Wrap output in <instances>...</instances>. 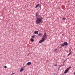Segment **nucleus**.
Instances as JSON below:
<instances>
[{"label": "nucleus", "mask_w": 75, "mask_h": 75, "mask_svg": "<svg viewBox=\"0 0 75 75\" xmlns=\"http://www.w3.org/2000/svg\"><path fill=\"white\" fill-rule=\"evenodd\" d=\"M47 34L45 33L43 36H42L41 40L39 42V43H41L43 42L46 40H47Z\"/></svg>", "instance_id": "nucleus-1"}, {"label": "nucleus", "mask_w": 75, "mask_h": 75, "mask_svg": "<svg viewBox=\"0 0 75 75\" xmlns=\"http://www.w3.org/2000/svg\"><path fill=\"white\" fill-rule=\"evenodd\" d=\"M42 19L40 18H37V19L36 20V24H41V23H42Z\"/></svg>", "instance_id": "nucleus-2"}, {"label": "nucleus", "mask_w": 75, "mask_h": 75, "mask_svg": "<svg viewBox=\"0 0 75 75\" xmlns=\"http://www.w3.org/2000/svg\"><path fill=\"white\" fill-rule=\"evenodd\" d=\"M72 67H70L69 68H68L64 72V74H67L68 72V71L70 69H71Z\"/></svg>", "instance_id": "nucleus-3"}, {"label": "nucleus", "mask_w": 75, "mask_h": 75, "mask_svg": "<svg viewBox=\"0 0 75 75\" xmlns=\"http://www.w3.org/2000/svg\"><path fill=\"white\" fill-rule=\"evenodd\" d=\"M68 45V43H67V42H64L63 44H61V47H64L65 45Z\"/></svg>", "instance_id": "nucleus-4"}, {"label": "nucleus", "mask_w": 75, "mask_h": 75, "mask_svg": "<svg viewBox=\"0 0 75 75\" xmlns=\"http://www.w3.org/2000/svg\"><path fill=\"white\" fill-rule=\"evenodd\" d=\"M42 35H43V34H42V33H39L38 34V36L40 37H42Z\"/></svg>", "instance_id": "nucleus-5"}, {"label": "nucleus", "mask_w": 75, "mask_h": 75, "mask_svg": "<svg viewBox=\"0 0 75 75\" xmlns=\"http://www.w3.org/2000/svg\"><path fill=\"white\" fill-rule=\"evenodd\" d=\"M34 34H38V31H35Z\"/></svg>", "instance_id": "nucleus-6"}, {"label": "nucleus", "mask_w": 75, "mask_h": 75, "mask_svg": "<svg viewBox=\"0 0 75 75\" xmlns=\"http://www.w3.org/2000/svg\"><path fill=\"white\" fill-rule=\"evenodd\" d=\"M31 62H28L27 63V65H31Z\"/></svg>", "instance_id": "nucleus-7"}, {"label": "nucleus", "mask_w": 75, "mask_h": 75, "mask_svg": "<svg viewBox=\"0 0 75 75\" xmlns=\"http://www.w3.org/2000/svg\"><path fill=\"white\" fill-rule=\"evenodd\" d=\"M40 5V4H38L35 6V8H37L38 7V6Z\"/></svg>", "instance_id": "nucleus-8"}, {"label": "nucleus", "mask_w": 75, "mask_h": 75, "mask_svg": "<svg viewBox=\"0 0 75 75\" xmlns=\"http://www.w3.org/2000/svg\"><path fill=\"white\" fill-rule=\"evenodd\" d=\"M23 70L24 69L23 68H21L20 70V72H22V71H23Z\"/></svg>", "instance_id": "nucleus-9"}, {"label": "nucleus", "mask_w": 75, "mask_h": 75, "mask_svg": "<svg viewBox=\"0 0 75 75\" xmlns=\"http://www.w3.org/2000/svg\"><path fill=\"white\" fill-rule=\"evenodd\" d=\"M30 40L31 42H33V41H34V40H33V39L31 38Z\"/></svg>", "instance_id": "nucleus-10"}, {"label": "nucleus", "mask_w": 75, "mask_h": 75, "mask_svg": "<svg viewBox=\"0 0 75 75\" xmlns=\"http://www.w3.org/2000/svg\"><path fill=\"white\" fill-rule=\"evenodd\" d=\"M62 20H64V21H65V20H66V18H62Z\"/></svg>", "instance_id": "nucleus-11"}, {"label": "nucleus", "mask_w": 75, "mask_h": 75, "mask_svg": "<svg viewBox=\"0 0 75 75\" xmlns=\"http://www.w3.org/2000/svg\"><path fill=\"white\" fill-rule=\"evenodd\" d=\"M71 52H70L69 54H68V56H69V55H71Z\"/></svg>", "instance_id": "nucleus-12"}, {"label": "nucleus", "mask_w": 75, "mask_h": 75, "mask_svg": "<svg viewBox=\"0 0 75 75\" xmlns=\"http://www.w3.org/2000/svg\"><path fill=\"white\" fill-rule=\"evenodd\" d=\"M4 68H5V69H6V68H7V66H5L4 67Z\"/></svg>", "instance_id": "nucleus-13"}, {"label": "nucleus", "mask_w": 75, "mask_h": 75, "mask_svg": "<svg viewBox=\"0 0 75 75\" xmlns=\"http://www.w3.org/2000/svg\"><path fill=\"white\" fill-rule=\"evenodd\" d=\"M35 36L33 35L32 36V38H35Z\"/></svg>", "instance_id": "nucleus-14"}, {"label": "nucleus", "mask_w": 75, "mask_h": 75, "mask_svg": "<svg viewBox=\"0 0 75 75\" xmlns=\"http://www.w3.org/2000/svg\"><path fill=\"white\" fill-rule=\"evenodd\" d=\"M14 74H15V73H12L11 74V75H14Z\"/></svg>", "instance_id": "nucleus-15"}, {"label": "nucleus", "mask_w": 75, "mask_h": 75, "mask_svg": "<svg viewBox=\"0 0 75 75\" xmlns=\"http://www.w3.org/2000/svg\"><path fill=\"white\" fill-rule=\"evenodd\" d=\"M57 49H55L54 50V51H57Z\"/></svg>", "instance_id": "nucleus-16"}, {"label": "nucleus", "mask_w": 75, "mask_h": 75, "mask_svg": "<svg viewBox=\"0 0 75 75\" xmlns=\"http://www.w3.org/2000/svg\"><path fill=\"white\" fill-rule=\"evenodd\" d=\"M57 65V64H55V65H54V66H55V67H56Z\"/></svg>", "instance_id": "nucleus-17"}, {"label": "nucleus", "mask_w": 75, "mask_h": 75, "mask_svg": "<svg viewBox=\"0 0 75 75\" xmlns=\"http://www.w3.org/2000/svg\"><path fill=\"white\" fill-rule=\"evenodd\" d=\"M62 65H59L60 67H62Z\"/></svg>", "instance_id": "nucleus-18"}, {"label": "nucleus", "mask_w": 75, "mask_h": 75, "mask_svg": "<svg viewBox=\"0 0 75 75\" xmlns=\"http://www.w3.org/2000/svg\"><path fill=\"white\" fill-rule=\"evenodd\" d=\"M36 17H37V13H36Z\"/></svg>", "instance_id": "nucleus-19"}, {"label": "nucleus", "mask_w": 75, "mask_h": 75, "mask_svg": "<svg viewBox=\"0 0 75 75\" xmlns=\"http://www.w3.org/2000/svg\"><path fill=\"white\" fill-rule=\"evenodd\" d=\"M55 74H56L55 73H54V75H55Z\"/></svg>", "instance_id": "nucleus-20"}, {"label": "nucleus", "mask_w": 75, "mask_h": 75, "mask_svg": "<svg viewBox=\"0 0 75 75\" xmlns=\"http://www.w3.org/2000/svg\"><path fill=\"white\" fill-rule=\"evenodd\" d=\"M74 75H75V72H74Z\"/></svg>", "instance_id": "nucleus-21"}, {"label": "nucleus", "mask_w": 75, "mask_h": 75, "mask_svg": "<svg viewBox=\"0 0 75 75\" xmlns=\"http://www.w3.org/2000/svg\"><path fill=\"white\" fill-rule=\"evenodd\" d=\"M69 52H70V50L69 51Z\"/></svg>", "instance_id": "nucleus-22"}]
</instances>
